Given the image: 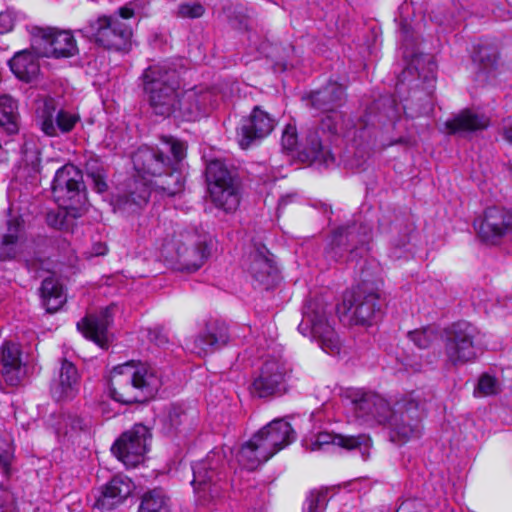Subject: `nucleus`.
Segmentation results:
<instances>
[{
    "label": "nucleus",
    "mask_w": 512,
    "mask_h": 512,
    "mask_svg": "<svg viewBox=\"0 0 512 512\" xmlns=\"http://www.w3.org/2000/svg\"><path fill=\"white\" fill-rule=\"evenodd\" d=\"M186 155L183 142L167 137L162 149L141 148L133 156V164L138 173L154 177L150 185L143 179L134 180L130 189L117 196L115 208L132 214L142 209L154 191L161 197H173L184 189V177L178 169Z\"/></svg>",
    "instance_id": "1"
},
{
    "label": "nucleus",
    "mask_w": 512,
    "mask_h": 512,
    "mask_svg": "<svg viewBox=\"0 0 512 512\" xmlns=\"http://www.w3.org/2000/svg\"><path fill=\"white\" fill-rule=\"evenodd\" d=\"M355 418L368 426L389 425L390 440L403 444L421 434L419 403L412 395L398 400L393 408L381 395L356 390L349 394Z\"/></svg>",
    "instance_id": "2"
},
{
    "label": "nucleus",
    "mask_w": 512,
    "mask_h": 512,
    "mask_svg": "<svg viewBox=\"0 0 512 512\" xmlns=\"http://www.w3.org/2000/svg\"><path fill=\"white\" fill-rule=\"evenodd\" d=\"M157 370L147 363L130 361L113 368L109 381L112 398L123 404L153 397L161 386Z\"/></svg>",
    "instance_id": "3"
},
{
    "label": "nucleus",
    "mask_w": 512,
    "mask_h": 512,
    "mask_svg": "<svg viewBox=\"0 0 512 512\" xmlns=\"http://www.w3.org/2000/svg\"><path fill=\"white\" fill-rule=\"evenodd\" d=\"M288 443V420L277 418L255 433L237 451L235 458L241 469L255 471Z\"/></svg>",
    "instance_id": "4"
},
{
    "label": "nucleus",
    "mask_w": 512,
    "mask_h": 512,
    "mask_svg": "<svg viewBox=\"0 0 512 512\" xmlns=\"http://www.w3.org/2000/svg\"><path fill=\"white\" fill-rule=\"evenodd\" d=\"M32 47L15 52L7 64H33L38 57L66 59L78 54L74 35L67 30L34 26L30 31Z\"/></svg>",
    "instance_id": "5"
},
{
    "label": "nucleus",
    "mask_w": 512,
    "mask_h": 512,
    "mask_svg": "<svg viewBox=\"0 0 512 512\" xmlns=\"http://www.w3.org/2000/svg\"><path fill=\"white\" fill-rule=\"evenodd\" d=\"M144 90L156 115L176 118L180 85L179 74L169 66H148L143 73Z\"/></svg>",
    "instance_id": "6"
},
{
    "label": "nucleus",
    "mask_w": 512,
    "mask_h": 512,
    "mask_svg": "<svg viewBox=\"0 0 512 512\" xmlns=\"http://www.w3.org/2000/svg\"><path fill=\"white\" fill-rule=\"evenodd\" d=\"M344 101L345 88L337 82H329L325 87L310 95L311 105L326 113L321 120V129L355 140L358 130H354V124L350 119L344 120L337 111Z\"/></svg>",
    "instance_id": "7"
},
{
    "label": "nucleus",
    "mask_w": 512,
    "mask_h": 512,
    "mask_svg": "<svg viewBox=\"0 0 512 512\" xmlns=\"http://www.w3.org/2000/svg\"><path fill=\"white\" fill-rule=\"evenodd\" d=\"M384 299L380 293L363 283L343 295V301L336 308L339 317L359 325H372L383 314Z\"/></svg>",
    "instance_id": "8"
},
{
    "label": "nucleus",
    "mask_w": 512,
    "mask_h": 512,
    "mask_svg": "<svg viewBox=\"0 0 512 512\" xmlns=\"http://www.w3.org/2000/svg\"><path fill=\"white\" fill-rule=\"evenodd\" d=\"M370 234V227L362 224L337 228L324 250L326 260L332 264L352 262L362 258L368 250Z\"/></svg>",
    "instance_id": "9"
},
{
    "label": "nucleus",
    "mask_w": 512,
    "mask_h": 512,
    "mask_svg": "<svg viewBox=\"0 0 512 512\" xmlns=\"http://www.w3.org/2000/svg\"><path fill=\"white\" fill-rule=\"evenodd\" d=\"M52 193L59 206L71 208L75 211L74 216H80L87 202L82 172L73 164L59 168L52 183Z\"/></svg>",
    "instance_id": "10"
},
{
    "label": "nucleus",
    "mask_w": 512,
    "mask_h": 512,
    "mask_svg": "<svg viewBox=\"0 0 512 512\" xmlns=\"http://www.w3.org/2000/svg\"><path fill=\"white\" fill-rule=\"evenodd\" d=\"M298 330L304 336H310L328 354L336 355L340 352L339 338L328 319L325 308L310 303L304 312Z\"/></svg>",
    "instance_id": "11"
},
{
    "label": "nucleus",
    "mask_w": 512,
    "mask_h": 512,
    "mask_svg": "<svg viewBox=\"0 0 512 512\" xmlns=\"http://www.w3.org/2000/svg\"><path fill=\"white\" fill-rule=\"evenodd\" d=\"M480 332L473 324L460 321L454 323L446 333L445 355L452 365L473 361L477 356Z\"/></svg>",
    "instance_id": "12"
},
{
    "label": "nucleus",
    "mask_w": 512,
    "mask_h": 512,
    "mask_svg": "<svg viewBox=\"0 0 512 512\" xmlns=\"http://www.w3.org/2000/svg\"><path fill=\"white\" fill-rule=\"evenodd\" d=\"M80 31L87 36H94L100 45L109 50L126 53L131 48V28L118 16L98 17Z\"/></svg>",
    "instance_id": "13"
},
{
    "label": "nucleus",
    "mask_w": 512,
    "mask_h": 512,
    "mask_svg": "<svg viewBox=\"0 0 512 512\" xmlns=\"http://www.w3.org/2000/svg\"><path fill=\"white\" fill-rule=\"evenodd\" d=\"M224 466V455L221 452L212 451L205 459L192 466V485L195 491L203 499L217 498L220 496L222 486V468Z\"/></svg>",
    "instance_id": "14"
},
{
    "label": "nucleus",
    "mask_w": 512,
    "mask_h": 512,
    "mask_svg": "<svg viewBox=\"0 0 512 512\" xmlns=\"http://www.w3.org/2000/svg\"><path fill=\"white\" fill-rule=\"evenodd\" d=\"M150 439L149 429L143 424H135L120 436L113 444L111 451L126 466L134 467L141 462L143 455L147 452Z\"/></svg>",
    "instance_id": "15"
},
{
    "label": "nucleus",
    "mask_w": 512,
    "mask_h": 512,
    "mask_svg": "<svg viewBox=\"0 0 512 512\" xmlns=\"http://www.w3.org/2000/svg\"><path fill=\"white\" fill-rule=\"evenodd\" d=\"M214 91L206 86L198 85L179 94L176 118L196 121L209 115L215 102Z\"/></svg>",
    "instance_id": "16"
},
{
    "label": "nucleus",
    "mask_w": 512,
    "mask_h": 512,
    "mask_svg": "<svg viewBox=\"0 0 512 512\" xmlns=\"http://www.w3.org/2000/svg\"><path fill=\"white\" fill-rule=\"evenodd\" d=\"M58 102L53 97H45L37 108V123L41 131L49 137H58L73 130L80 117L64 109L58 110V124L54 123V114Z\"/></svg>",
    "instance_id": "17"
},
{
    "label": "nucleus",
    "mask_w": 512,
    "mask_h": 512,
    "mask_svg": "<svg viewBox=\"0 0 512 512\" xmlns=\"http://www.w3.org/2000/svg\"><path fill=\"white\" fill-rule=\"evenodd\" d=\"M285 364L276 359L264 362L253 379L250 392L254 397L268 398L285 392Z\"/></svg>",
    "instance_id": "18"
},
{
    "label": "nucleus",
    "mask_w": 512,
    "mask_h": 512,
    "mask_svg": "<svg viewBox=\"0 0 512 512\" xmlns=\"http://www.w3.org/2000/svg\"><path fill=\"white\" fill-rule=\"evenodd\" d=\"M314 161L328 166L334 162V157L322 146L316 131L310 132L305 142H299L296 132L290 125V164L294 162L311 164Z\"/></svg>",
    "instance_id": "19"
},
{
    "label": "nucleus",
    "mask_w": 512,
    "mask_h": 512,
    "mask_svg": "<svg viewBox=\"0 0 512 512\" xmlns=\"http://www.w3.org/2000/svg\"><path fill=\"white\" fill-rule=\"evenodd\" d=\"M512 231V213L501 207H488L478 226L479 237L486 243L497 244Z\"/></svg>",
    "instance_id": "20"
},
{
    "label": "nucleus",
    "mask_w": 512,
    "mask_h": 512,
    "mask_svg": "<svg viewBox=\"0 0 512 512\" xmlns=\"http://www.w3.org/2000/svg\"><path fill=\"white\" fill-rule=\"evenodd\" d=\"M272 129V119L267 113L255 107L249 116L241 119L236 129L238 144L242 149H247L266 137Z\"/></svg>",
    "instance_id": "21"
},
{
    "label": "nucleus",
    "mask_w": 512,
    "mask_h": 512,
    "mask_svg": "<svg viewBox=\"0 0 512 512\" xmlns=\"http://www.w3.org/2000/svg\"><path fill=\"white\" fill-rule=\"evenodd\" d=\"M115 305H110L99 314L87 315L77 323L78 330L102 349H107L110 342L108 328L112 323Z\"/></svg>",
    "instance_id": "22"
},
{
    "label": "nucleus",
    "mask_w": 512,
    "mask_h": 512,
    "mask_svg": "<svg viewBox=\"0 0 512 512\" xmlns=\"http://www.w3.org/2000/svg\"><path fill=\"white\" fill-rule=\"evenodd\" d=\"M228 341L229 332L226 323L217 319L210 320L195 338L192 351L201 357L206 356L225 346Z\"/></svg>",
    "instance_id": "23"
},
{
    "label": "nucleus",
    "mask_w": 512,
    "mask_h": 512,
    "mask_svg": "<svg viewBox=\"0 0 512 512\" xmlns=\"http://www.w3.org/2000/svg\"><path fill=\"white\" fill-rule=\"evenodd\" d=\"M209 254L205 242L189 237L176 245V267L180 271L195 272L203 266Z\"/></svg>",
    "instance_id": "24"
},
{
    "label": "nucleus",
    "mask_w": 512,
    "mask_h": 512,
    "mask_svg": "<svg viewBox=\"0 0 512 512\" xmlns=\"http://www.w3.org/2000/svg\"><path fill=\"white\" fill-rule=\"evenodd\" d=\"M80 376L76 366L63 359L57 376L51 382L52 397L57 400L72 399L79 391Z\"/></svg>",
    "instance_id": "25"
},
{
    "label": "nucleus",
    "mask_w": 512,
    "mask_h": 512,
    "mask_svg": "<svg viewBox=\"0 0 512 512\" xmlns=\"http://www.w3.org/2000/svg\"><path fill=\"white\" fill-rule=\"evenodd\" d=\"M133 484L127 477L115 476L104 485L96 496L94 508L112 510L132 492Z\"/></svg>",
    "instance_id": "26"
},
{
    "label": "nucleus",
    "mask_w": 512,
    "mask_h": 512,
    "mask_svg": "<svg viewBox=\"0 0 512 512\" xmlns=\"http://www.w3.org/2000/svg\"><path fill=\"white\" fill-rule=\"evenodd\" d=\"M1 373L4 381L10 386H17L25 376L21 359V349L16 343L5 342L1 347Z\"/></svg>",
    "instance_id": "27"
},
{
    "label": "nucleus",
    "mask_w": 512,
    "mask_h": 512,
    "mask_svg": "<svg viewBox=\"0 0 512 512\" xmlns=\"http://www.w3.org/2000/svg\"><path fill=\"white\" fill-rule=\"evenodd\" d=\"M269 252L265 247L257 248L251 254L249 273L259 286L268 289L277 279L278 270L273 260L268 256Z\"/></svg>",
    "instance_id": "28"
},
{
    "label": "nucleus",
    "mask_w": 512,
    "mask_h": 512,
    "mask_svg": "<svg viewBox=\"0 0 512 512\" xmlns=\"http://www.w3.org/2000/svg\"><path fill=\"white\" fill-rule=\"evenodd\" d=\"M489 122V118L486 115L466 109L453 119L448 120L445 126L449 133L456 134L484 130L489 126Z\"/></svg>",
    "instance_id": "29"
},
{
    "label": "nucleus",
    "mask_w": 512,
    "mask_h": 512,
    "mask_svg": "<svg viewBox=\"0 0 512 512\" xmlns=\"http://www.w3.org/2000/svg\"><path fill=\"white\" fill-rule=\"evenodd\" d=\"M336 445L347 450L357 449L364 446L368 447L369 437L365 434L358 436H348L341 434H332L321 432L316 436V440L312 443V450L321 449L325 445Z\"/></svg>",
    "instance_id": "30"
},
{
    "label": "nucleus",
    "mask_w": 512,
    "mask_h": 512,
    "mask_svg": "<svg viewBox=\"0 0 512 512\" xmlns=\"http://www.w3.org/2000/svg\"><path fill=\"white\" fill-rule=\"evenodd\" d=\"M209 194L215 206L227 213L235 211L240 204L241 194L238 182L224 186L214 185Z\"/></svg>",
    "instance_id": "31"
},
{
    "label": "nucleus",
    "mask_w": 512,
    "mask_h": 512,
    "mask_svg": "<svg viewBox=\"0 0 512 512\" xmlns=\"http://www.w3.org/2000/svg\"><path fill=\"white\" fill-rule=\"evenodd\" d=\"M400 34L402 44L399 48V52L401 53L405 64H419L421 62L424 64L433 63L432 59L428 55L419 52L414 34L408 25L402 24Z\"/></svg>",
    "instance_id": "32"
},
{
    "label": "nucleus",
    "mask_w": 512,
    "mask_h": 512,
    "mask_svg": "<svg viewBox=\"0 0 512 512\" xmlns=\"http://www.w3.org/2000/svg\"><path fill=\"white\" fill-rule=\"evenodd\" d=\"M41 295L49 313L58 311L66 301L63 287L54 277H47L43 280Z\"/></svg>",
    "instance_id": "33"
},
{
    "label": "nucleus",
    "mask_w": 512,
    "mask_h": 512,
    "mask_svg": "<svg viewBox=\"0 0 512 512\" xmlns=\"http://www.w3.org/2000/svg\"><path fill=\"white\" fill-rule=\"evenodd\" d=\"M18 104L9 95H0V126L9 134H15L19 130Z\"/></svg>",
    "instance_id": "34"
},
{
    "label": "nucleus",
    "mask_w": 512,
    "mask_h": 512,
    "mask_svg": "<svg viewBox=\"0 0 512 512\" xmlns=\"http://www.w3.org/2000/svg\"><path fill=\"white\" fill-rule=\"evenodd\" d=\"M206 180L208 190L211 191L214 185L224 186L238 182L234 173L227 168L225 163L219 159L211 160L206 166Z\"/></svg>",
    "instance_id": "35"
},
{
    "label": "nucleus",
    "mask_w": 512,
    "mask_h": 512,
    "mask_svg": "<svg viewBox=\"0 0 512 512\" xmlns=\"http://www.w3.org/2000/svg\"><path fill=\"white\" fill-rule=\"evenodd\" d=\"M189 420L187 411L179 405H171L161 416L162 428L166 434L180 431V427Z\"/></svg>",
    "instance_id": "36"
},
{
    "label": "nucleus",
    "mask_w": 512,
    "mask_h": 512,
    "mask_svg": "<svg viewBox=\"0 0 512 512\" xmlns=\"http://www.w3.org/2000/svg\"><path fill=\"white\" fill-rule=\"evenodd\" d=\"M138 512H168L167 500L163 490L154 489L146 493Z\"/></svg>",
    "instance_id": "37"
},
{
    "label": "nucleus",
    "mask_w": 512,
    "mask_h": 512,
    "mask_svg": "<svg viewBox=\"0 0 512 512\" xmlns=\"http://www.w3.org/2000/svg\"><path fill=\"white\" fill-rule=\"evenodd\" d=\"M87 177L92 180L93 187L98 193H103L107 190V183L105 181V171L96 158H90L85 164Z\"/></svg>",
    "instance_id": "38"
},
{
    "label": "nucleus",
    "mask_w": 512,
    "mask_h": 512,
    "mask_svg": "<svg viewBox=\"0 0 512 512\" xmlns=\"http://www.w3.org/2000/svg\"><path fill=\"white\" fill-rule=\"evenodd\" d=\"M328 488L321 487L311 490L304 502V512H324L328 504Z\"/></svg>",
    "instance_id": "39"
},
{
    "label": "nucleus",
    "mask_w": 512,
    "mask_h": 512,
    "mask_svg": "<svg viewBox=\"0 0 512 512\" xmlns=\"http://www.w3.org/2000/svg\"><path fill=\"white\" fill-rule=\"evenodd\" d=\"M417 73L419 77H423V83L425 84V89L427 93L430 95L435 87L436 76L433 69L430 66H405L402 74H401V82L406 80L408 75H414Z\"/></svg>",
    "instance_id": "40"
},
{
    "label": "nucleus",
    "mask_w": 512,
    "mask_h": 512,
    "mask_svg": "<svg viewBox=\"0 0 512 512\" xmlns=\"http://www.w3.org/2000/svg\"><path fill=\"white\" fill-rule=\"evenodd\" d=\"M472 61L475 64H494L498 60V50L495 46L479 42L473 45Z\"/></svg>",
    "instance_id": "41"
},
{
    "label": "nucleus",
    "mask_w": 512,
    "mask_h": 512,
    "mask_svg": "<svg viewBox=\"0 0 512 512\" xmlns=\"http://www.w3.org/2000/svg\"><path fill=\"white\" fill-rule=\"evenodd\" d=\"M71 208H65L59 206L58 211L50 212L47 214V223L49 226L59 230L68 229L71 225V219H75L78 216H74Z\"/></svg>",
    "instance_id": "42"
},
{
    "label": "nucleus",
    "mask_w": 512,
    "mask_h": 512,
    "mask_svg": "<svg viewBox=\"0 0 512 512\" xmlns=\"http://www.w3.org/2000/svg\"><path fill=\"white\" fill-rule=\"evenodd\" d=\"M12 438L8 433L0 432V466L5 475L9 474V466L13 458Z\"/></svg>",
    "instance_id": "43"
},
{
    "label": "nucleus",
    "mask_w": 512,
    "mask_h": 512,
    "mask_svg": "<svg viewBox=\"0 0 512 512\" xmlns=\"http://www.w3.org/2000/svg\"><path fill=\"white\" fill-rule=\"evenodd\" d=\"M410 340L419 348H428L437 338L435 329L427 327L408 333Z\"/></svg>",
    "instance_id": "44"
},
{
    "label": "nucleus",
    "mask_w": 512,
    "mask_h": 512,
    "mask_svg": "<svg viewBox=\"0 0 512 512\" xmlns=\"http://www.w3.org/2000/svg\"><path fill=\"white\" fill-rule=\"evenodd\" d=\"M498 381L489 374H483L474 390L476 396H491L498 392Z\"/></svg>",
    "instance_id": "45"
},
{
    "label": "nucleus",
    "mask_w": 512,
    "mask_h": 512,
    "mask_svg": "<svg viewBox=\"0 0 512 512\" xmlns=\"http://www.w3.org/2000/svg\"><path fill=\"white\" fill-rule=\"evenodd\" d=\"M205 12L204 6L199 2H185L178 6L177 14L182 18H200Z\"/></svg>",
    "instance_id": "46"
},
{
    "label": "nucleus",
    "mask_w": 512,
    "mask_h": 512,
    "mask_svg": "<svg viewBox=\"0 0 512 512\" xmlns=\"http://www.w3.org/2000/svg\"><path fill=\"white\" fill-rule=\"evenodd\" d=\"M11 72L21 81L31 83L37 79L40 66H9Z\"/></svg>",
    "instance_id": "47"
},
{
    "label": "nucleus",
    "mask_w": 512,
    "mask_h": 512,
    "mask_svg": "<svg viewBox=\"0 0 512 512\" xmlns=\"http://www.w3.org/2000/svg\"><path fill=\"white\" fill-rule=\"evenodd\" d=\"M11 234H3L0 244V262L12 260L17 255V244L11 238Z\"/></svg>",
    "instance_id": "48"
},
{
    "label": "nucleus",
    "mask_w": 512,
    "mask_h": 512,
    "mask_svg": "<svg viewBox=\"0 0 512 512\" xmlns=\"http://www.w3.org/2000/svg\"><path fill=\"white\" fill-rule=\"evenodd\" d=\"M22 223L19 219H10L7 221V231L4 234H11V240L17 244L20 237Z\"/></svg>",
    "instance_id": "49"
},
{
    "label": "nucleus",
    "mask_w": 512,
    "mask_h": 512,
    "mask_svg": "<svg viewBox=\"0 0 512 512\" xmlns=\"http://www.w3.org/2000/svg\"><path fill=\"white\" fill-rule=\"evenodd\" d=\"M14 26V18L10 12L0 13V34L7 33Z\"/></svg>",
    "instance_id": "50"
},
{
    "label": "nucleus",
    "mask_w": 512,
    "mask_h": 512,
    "mask_svg": "<svg viewBox=\"0 0 512 512\" xmlns=\"http://www.w3.org/2000/svg\"><path fill=\"white\" fill-rule=\"evenodd\" d=\"M229 20L235 27L239 29H247L248 28V18L243 14V9L240 8L235 17L229 15Z\"/></svg>",
    "instance_id": "51"
},
{
    "label": "nucleus",
    "mask_w": 512,
    "mask_h": 512,
    "mask_svg": "<svg viewBox=\"0 0 512 512\" xmlns=\"http://www.w3.org/2000/svg\"><path fill=\"white\" fill-rule=\"evenodd\" d=\"M13 502V494L2 485H0V512H3L4 508L10 504H13Z\"/></svg>",
    "instance_id": "52"
},
{
    "label": "nucleus",
    "mask_w": 512,
    "mask_h": 512,
    "mask_svg": "<svg viewBox=\"0 0 512 512\" xmlns=\"http://www.w3.org/2000/svg\"><path fill=\"white\" fill-rule=\"evenodd\" d=\"M150 340L153 341L156 345L161 346L168 342V338L166 335L162 334L160 330L155 329L150 332Z\"/></svg>",
    "instance_id": "53"
},
{
    "label": "nucleus",
    "mask_w": 512,
    "mask_h": 512,
    "mask_svg": "<svg viewBox=\"0 0 512 512\" xmlns=\"http://www.w3.org/2000/svg\"><path fill=\"white\" fill-rule=\"evenodd\" d=\"M107 252V246L105 243L97 242L92 245V248L89 252V257L94 256H102L105 255Z\"/></svg>",
    "instance_id": "54"
},
{
    "label": "nucleus",
    "mask_w": 512,
    "mask_h": 512,
    "mask_svg": "<svg viewBox=\"0 0 512 512\" xmlns=\"http://www.w3.org/2000/svg\"><path fill=\"white\" fill-rule=\"evenodd\" d=\"M70 425H71L72 429H74V430H83L86 426V424L84 423V420L78 416L71 418Z\"/></svg>",
    "instance_id": "55"
},
{
    "label": "nucleus",
    "mask_w": 512,
    "mask_h": 512,
    "mask_svg": "<svg viewBox=\"0 0 512 512\" xmlns=\"http://www.w3.org/2000/svg\"><path fill=\"white\" fill-rule=\"evenodd\" d=\"M134 12L132 9L130 8H127V7H123L119 10V19L122 20V19H129L133 16Z\"/></svg>",
    "instance_id": "56"
},
{
    "label": "nucleus",
    "mask_w": 512,
    "mask_h": 512,
    "mask_svg": "<svg viewBox=\"0 0 512 512\" xmlns=\"http://www.w3.org/2000/svg\"><path fill=\"white\" fill-rule=\"evenodd\" d=\"M504 137L509 143L512 144V126L504 130Z\"/></svg>",
    "instance_id": "57"
},
{
    "label": "nucleus",
    "mask_w": 512,
    "mask_h": 512,
    "mask_svg": "<svg viewBox=\"0 0 512 512\" xmlns=\"http://www.w3.org/2000/svg\"><path fill=\"white\" fill-rule=\"evenodd\" d=\"M58 110H59V109L57 108V109H56V112H53V114H54V123H55V124H58Z\"/></svg>",
    "instance_id": "58"
},
{
    "label": "nucleus",
    "mask_w": 512,
    "mask_h": 512,
    "mask_svg": "<svg viewBox=\"0 0 512 512\" xmlns=\"http://www.w3.org/2000/svg\"><path fill=\"white\" fill-rule=\"evenodd\" d=\"M288 134V124L283 128V138Z\"/></svg>",
    "instance_id": "59"
},
{
    "label": "nucleus",
    "mask_w": 512,
    "mask_h": 512,
    "mask_svg": "<svg viewBox=\"0 0 512 512\" xmlns=\"http://www.w3.org/2000/svg\"><path fill=\"white\" fill-rule=\"evenodd\" d=\"M370 444H371V439L369 438V444H368V447L365 448L364 446H362L361 448H359L360 450L364 449V450H367L369 447H370ZM361 454H364V451H361Z\"/></svg>",
    "instance_id": "60"
},
{
    "label": "nucleus",
    "mask_w": 512,
    "mask_h": 512,
    "mask_svg": "<svg viewBox=\"0 0 512 512\" xmlns=\"http://www.w3.org/2000/svg\"><path fill=\"white\" fill-rule=\"evenodd\" d=\"M283 202H284V200L282 199L281 202L279 203V210H284Z\"/></svg>",
    "instance_id": "61"
},
{
    "label": "nucleus",
    "mask_w": 512,
    "mask_h": 512,
    "mask_svg": "<svg viewBox=\"0 0 512 512\" xmlns=\"http://www.w3.org/2000/svg\"><path fill=\"white\" fill-rule=\"evenodd\" d=\"M403 108H404V110H405V113H406L407 115H409V113H408V111H407L409 108H408L407 106H404ZM410 116H411V117H414L415 115H414L413 113H411V114H410Z\"/></svg>",
    "instance_id": "62"
},
{
    "label": "nucleus",
    "mask_w": 512,
    "mask_h": 512,
    "mask_svg": "<svg viewBox=\"0 0 512 512\" xmlns=\"http://www.w3.org/2000/svg\"><path fill=\"white\" fill-rule=\"evenodd\" d=\"M289 433H290V443H291V442H292V440H293V439H292V434L294 433V431L290 428Z\"/></svg>",
    "instance_id": "63"
},
{
    "label": "nucleus",
    "mask_w": 512,
    "mask_h": 512,
    "mask_svg": "<svg viewBox=\"0 0 512 512\" xmlns=\"http://www.w3.org/2000/svg\"><path fill=\"white\" fill-rule=\"evenodd\" d=\"M363 129H364V127L361 125V127H360L359 131H360V132H362V131H363Z\"/></svg>",
    "instance_id": "64"
}]
</instances>
